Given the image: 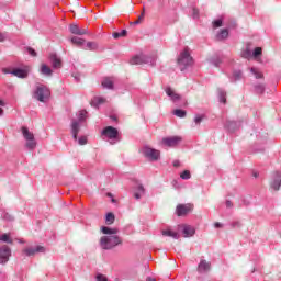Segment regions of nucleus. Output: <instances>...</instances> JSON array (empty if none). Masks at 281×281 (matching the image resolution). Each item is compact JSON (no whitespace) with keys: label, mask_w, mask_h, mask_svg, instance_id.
I'll return each instance as SVG.
<instances>
[{"label":"nucleus","mask_w":281,"mask_h":281,"mask_svg":"<svg viewBox=\"0 0 281 281\" xmlns=\"http://www.w3.org/2000/svg\"><path fill=\"white\" fill-rule=\"evenodd\" d=\"M20 243H25L23 239H20Z\"/></svg>","instance_id":"680f3d73"},{"label":"nucleus","mask_w":281,"mask_h":281,"mask_svg":"<svg viewBox=\"0 0 281 281\" xmlns=\"http://www.w3.org/2000/svg\"><path fill=\"white\" fill-rule=\"evenodd\" d=\"M173 115H176L177 117H186L187 112L186 110L177 109L173 111Z\"/></svg>","instance_id":"f704fd0d"},{"label":"nucleus","mask_w":281,"mask_h":281,"mask_svg":"<svg viewBox=\"0 0 281 281\" xmlns=\"http://www.w3.org/2000/svg\"><path fill=\"white\" fill-rule=\"evenodd\" d=\"M261 55H262V48L256 47L254 53H252V57L258 58V56H261Z\"/></svg>","instance_id":"58836bf2"},{"label":"nucleus","mask_w":281,"mask_h":281,"mask_svg":"<svg viewBox=\"0 0 281 281\" xmlns=\"http://www.w3.org/2000/svg\"><path fill=\"white\" fill-rule=\"evenodd\" d=\"M2 74H11L16 78H27V70L21 68H15L13 70H11L10 68H2Z\"/></svg>","instance_id":"9d476101"},{"label":"nucleus","mask_w":281,"mask_h":281,"mask_svg":"<svg viewBox=\"0 0 281 281\" xmlns=\"http://www.w3.org/2000/svg\"><path fill=\"white\" fill-rule=\"evenodd\" d=\"M82 49H89L90 52H95L98 49V43L95 42H88L86 45L82 46Z\"/></svg>","instance_id":"393cba45"},{"label":"nucleus","mask_w":281,"mask_h":281,"mask_svg":"<svg viewBox=\"0 0 281 281\" xmlns=\"http://www.w3.org/2000/svg\"><path fill=\"white\" fill-rule=\"evenodd\" d=\"M179 166H181V162L179 160H175L173 161V167L179 168Z\"/></svg>","instance_id":"de8ad7c7"},{"label":"nucleus","mask_w":281,"mask_h":281,"mask_svg":"<svg viewBox=\"0 0 281 281\" xmlns=\"http://www.w3.org/2000/svg\"><path fill=\"white\" fill-rule=\"evenodd\" d=\"M212 269V263L205 259H202L198 266L199 273H207Z\"/></svg>","instance_id":"4468645a"},{"label":"nucleus","mask_w":281,"mask_h":281,"mask_svg":"<svg viewBox=\"0 0 281 281\" xmlns=\"http://www.w3.org/2000/svg\"><path fill=\"white\" fill-rule=\"evenodd\" d=\"M112 203H115V199H112Z\"/></svg>","instance_id":"052dcab7"},{"label":"nucleus","mask_w":281,"mask_h":281,"mask_svg":"<svg viewBox=\"0 0 281 281\" xmlns=\"http://www.w3.org/2000/svg\"><path fill=\"white\" fill-rule=\"evenodd\" d=\"M226 207H232V201L229 200L226 201Z\"/></svg>","instance_id":"3c124183"},{"label":"nucleus","mask_w":281,"mask_h":281,"mask_svg":"<svg viewBox=\"0 0 281 281\" xmlns=\"http://www.w3.org/2000/svg\"><path fill=\"white\" fill-rule=\"evenodd\" d=\"M190 210H192V205L179 204L176 209V212H177L178 216H186V214H188V212H190Z\"/></svg>","instance_id":"2eb2a0df"},{"label":"nucleus","mask_w":281,"mask_h":281,"mask_svg":"<svg viewBox=\"0 0 281 281\" xmlns=\"http://www.w3.org/2000/svg\"><path fill=\"white\" fill-rule=\"evenodd\" d=\"M214 227L218 228V227H223V225L220 222H217L214 224Z\"/></svg>","instance_id":"603ef678"},{"label":"nucleus","mask_w":281,"mask_h":281,"mask_svg":"<svg viewBox=\"0 0 281 281\" xmlns=\"http://www.w3.org/2000/svg\"><path fill=\"white\" fill-rule=\"evenodd\" d=\"M5 41V35L3 33H0V42Z\"/></svg>","instance_id":"8fccbe9b"},{"label":"nucleus","mask_w":281,"mask_h":281,"mask_svg":"<svg viewBox=\"0 0 281 281\" xmlns=\"http://www.w3.org/2000/svg\"><path fill=\"white\" fill-rule=\"evenodd\" d=\"M241 78H243V71H240V70H235V71L233 72V76L231 77V81H232V82H236V81L240 80Z\"/></svg>","instance_id":"cd10ccee"},{"label":"nucleus","mask_w":281,"mask_h":281,"mask_svg":"<svg viewBox=\"0 0 281 281\" xmlns=\"http://www.w3.org/2000/svg\"><path fill=\"white\" fill-rule=\"evenodd\" d=\"M217 93H218L220 102H222V104H225L227 102V92H225V90L223 89H218Z\"/></svg>","instance_id":"bb28decb"},{"label":"nucleus","mask_w":281,"mask_h":281,"mask_svg":"<svg viewBox=\"0 0 281 281\" xmlns=\"http://www.w3.org/2000/svg\"><path fill=\"white\" fill-rule=\"evenodd\" d=\"M100 104H104V99L102 97H94L91 105L92 106H100Z\"/></svg>","instance_id":"c756f323"},{"label":"nucleus","mask_w":281,"mask_h":281,"mask_svg":"<svg viewBox=\"0 0 281 281\" xmlns=\"http://www.w3.org/2000/svg\"><path fill=\"white\" fill-rule=\"evenodd\" d=\"M45 252V247L43 246H35V247H27L23 249V254L25 256H36V254Z\"/></svg>","instance_id":"f8f14e48"},{"label":"nucleus","mask_w":281,"mask_h":281,"mask_svg":"<svg viewBox=\"0 0 281 281\" xmlns=\"http://www.w3.org/2000/svg\"><path fill=\"white\" fill-rule=\"evenodd\" d=\"M0 106H5V102H3V100H0Z\"/></svg>","instance_id":"6e6d98bb"},{"label":"nucleus","mask_w":281,"mask_h":281,"mask_svg":"<svg viewBox=\"0 0 281 281\" xmlns=\"http://www.w3.org/2000/svg\"><path fill=\"white\" fill-rule=\"evenodd\" d=\"M140 21L139 20H136L133 22V25H139Z\"/></svg>","instance_id":"5fc2aeb1"},{"label":"nucleus","mask_w":281,"mask_h":281,"mask_svg":"<svg viewBox=\"0 0 281 281\" xmlns=\"http://www.w3.org/2000/svg\"><path fill=\"white\" fill-rule=\"evenodd\" d=\"M258 172H254V178L257 179Z\"/></svg>","instance_id":"4d7b16f0"},{"label":"nucleus","mask_w":281,"mask_h":281,"mask_svg":"<svg viewBox=\"0 0 281 281\" xmlns=\"http://www.w3.org/2000/svg\"><path fill=\"white\" fill-rule=\"evenodd\" d=\"M182 234L184 238H190L192 237L196 231H194V227L190 226V225H183L182 226Z\"/></svg>","instance_id":"aec40b11"},{"label":"nucleus","mask_w":281,"mask_h":281,"mask_svg":"<svg viewBox=\"0 0 281 281\" xmlns=\"http://www.w3.org/2000/svg\"><path fill=\"white\" fill-rule=\"evenodd\" d=\"M256 93H265V86L263 85H257L255 86Z\"/></svg>","instance_id":"ea45409f"},{"label":"nucleus","mask_w":281,"mask_h":281,"mask_svg":"<svg viewBox=\"0 0 281 281\" xmlns=\"http://www.w3.org/2000/svg\"><path fill=\"white\" fill-rule=\"evenodd\" d=\"M103 89H113V79L111 77H106L102 80Z\"/></svg>","instance_id":"5701e85b"},{"label":"nucleus","mask_w":281,"mask_h":281,"mask_svg":"<svg viewBox=\"0 0 281 281\" xmlns=\"http://www.w3.org/2000/svg\"><path fill=\"white\" fill-rule=\"evenodd\" d=\"M221 25H223V20H215L213 22V27H221Z\"/></svg>","instance_id":"a18cd8bd"},{"label":"nucleus","mask_w":281,"mask_h":281,"mask_svg":"<svg viewBox=\"0 0 281 281\" xmlns=\"http://www.w3.org/2000/svg\"><path fill=\"white\" fill-rule=\"evenodd\" d=\"M144 194H146V189H144V186L137 184L136 188L134 189V198L137 201H139V199L144 196Z\"/></svg>","instance_id":"6ab92c4d"},{"label":"nucleus","mask_w":281,"mask_h":281,"mask_svg":"<svg viewBox=\"0 0 281 281\" xmlns=\"http://www.w3.org/2000/svg\"><path fill=\"white\" fill-rule=\"evenodd\" d=\"M110 144H115V142L113 143V142H110Z\"/></svg>","instance_id":"e2e57ef3"},{"label":"nucleus","mask_w":281,"mask_h":281,"mask_svg":"<svg viewBox=\"0 0 281 281\" xmlns=\"http://www.w3.org/2000/svg\"><path fill=\"white\" fill-rule=\"evenodd\" d=\"M251 74H254L255 78L260 79L263 78L262 72L258 71L256 68L250 69Z\"/></svg>","instance_id":"4c0bfd02"},{"label":"nucleus","mask_w":281,"mask_h":281,"mask_svg":"<svg viewBox=\"0 0 281 281\" xmlns=\"http://www.w3.org/2000/svg\"><path fill=\"white\" fill-rule=\"evenodd\" d=\"M22 135L26 142L25 147L29 150H34V148H36V138H34V133L30 132L27 127L23 126Z\"/></svg>","instance_id":"423d86ee"},{"label":"nucleus","mask_w":281,"mask_h":281,"mask_svg":"<svg viewBox=\"0 0 281 281\" xmlns=\"http://www.w3.org/2000/svg\"><path fill=\"white\" fill-rule=\"evenodd\" d=\"M50 95L52 92L49 91V88L43 85L37 86L34 92V98L35 100H38V102H45V100H49Z\"/></svg>","instance_id":"39448f33"},{"label":"nucleus","mask_w":281,"mask_h":281,"mask_svg":"<svg viewBox=\"0 0 281 281\" xmlns=\"http://www.w3.org/2000/svg\"><path fill=\"white\" fill-rule=\"evenodd\" d=\"M105 223L106 225H113V223H115V215L113 213H108L105 215Z\"/></svg>","instance_id":"7c9ffc66"},{"label":"nucleus","mask_w":281,"mask_h":281,"mask_svg":"<svg viewBox=\"0 0 281 281\" xmlns=\"http://www.w3.org/2000/svg\"><path fill=\"white\" fill-rule=\"evenodd\" d=\"M165 92L167 93L168 98H170L172 102H179V100H181V95L175 92V90H172V88L170 87L166 88Z\"/></svg>","instance_id":"f3484780"},{"label":"nucleus","mask_w":281,"mask_h":281,"mask_svg":"<svg viewBox=\"0 0 281 281\" xmlns=\"http://www.w3.org/2000/svg\"><path fill=\"white\" fill-rule=\"evenodd\" d=\"M71 43L78 47H85V38L82 37L74 36L71 38Z\"/></svg>","instance_id":"a878e982"},{"label":"nucleus","mask_w":281,"mask_h":281,"mask_svg":"<svg viewBox=\"0 0 281 281\" xmlns=\"http://www.w3.org/2000/svg\"><path fill=\"white\" fill-rule=\"evenodd\" d=\"M10 256H12V250L8 247V245H3L0 248V265H5L8 260H10Z\"/></svg>","instance_id":"1a4fd4ad"},{"label":"nucleus","mask_w":281,"mask_h":281,"mask_svg":"<svg viewBox=\"0 0 281 281\" xmlns=\"http://www.w3.org/2000/svg\"><path fill=\"white\" fill-rule=\"evenodd\" d=\"M162 236H167L169 238H175V240H179V233L170 229V228H166L161 231Z\"/></svg>","instance_id":"412c9836"},{"label":"nucleus","mask_w":281,"mask_h":281,"mask_svg":"<svg viewBox=\"0 0 281 281\" xmlns=\"http://www.w3.org/2000/svg\"><path fill=\"white\" fill-rule=\"evenodd\" d=\"M0 115H3V109L0 108Z\"/></svg>","instance_id":"13d9d810"},{"label":"nucleus","mask_w":281,"mask_h":281,"mask_svg":"<svg viewBox=\"0 0 281 281\" xmlns=\"http://www.w3.org/2000/svg\"><path fill=\"white\" fill-rule=\"evenodd\" d=\"M101 135L108 139H115L116 142H120V132L113 126H106L103 128Z\"/></svg>","instance_id":"6e6552de"},{"label":"nucleus","mask_w":281,"mask_h":281,"mask_svg":"<svg viewBox=\"0 0 281 281\" xmlns=\"http://www.w3.org/2000/svg\"><path fill=\"white\" fill-rule=\"evenodd\" d=\"M180 178H182L184 181H188V179L192 178V175L190 173V170H184L180 173Z\"/></svg>","instance_id":"c9c22d12"},{"label":"nucleus","mask_w":281,"mask_h":281,"mask_svg":"<svg viewBox=\"0 0 281 281\" xmlns=\"http://www.w3.org/2000/svg\"><path fill=\"white\" fill-rule=\"evenodd\" d=\"M280 186H281V172L280 171H276L272 176V180L270 182V188H272V190H280Z\"/></svg>","instance_id":"ddd939ff"},{"label":"nucleus","mask_w":281,"mask_h":281,"mask_svg":"<svg viewBox=\"0 0 281 281\" xmlns=\"http://www.w3.org/2000/svg\"><path fill=\"white\" fill-rule=\"evenodd\" d=\"M193 19H199V10L193 9Z\"/></svg>","instance_id":"49530a36"},{"label":"nucleus","mask_w":281,"mask_h":281,"mask_svg":"<svg viewBox=\"0 0 281 281\" xmlns=\"http://www.w3.org/2000/svg\"><path fill=\"white\" fill-rule=\"evenodd\" d=\"M40 71L43 76H52V74H54L52 68H49V66L46 64H42Z\"/></svg>","instance_id":"4be33fe9"},{"label":"nucleus","mask_w":281,"mask_h":281,"mask_svg":"<svg viewBox=\"0 0 281 281\" xmlns=\"http://www.w3.org/2000/svg\"><path fill=\"white\" fill-rule=\"evenodd\" d=\"M2 218H4V221H14L12 215H10L9 213H3L2 214Z\"/></svg>","instance_id":"c03bdc74"},{"label":"nucleus","mask_w":281,"mask_h":281,"mask_svg":"<svg viewBox=\"0 0 281 281\" xmlns=\"http://www.w3.org/2000/svg\"><path fill=\"white\" fill-rule=\"evenodd\" d=\"M69 30L71 34H76L77 36H85V34H87V29H80L77 24H71Z\"/></svg>","instance_id":"a211bd4d"},{"label":"nucleus","mask_w":281,"mask_h":281,"mask_svg":"<svg viewBox=\"0 0 281 281\" xmlns=\"http://www.w3.org/2000/svg\"><path fill=\"white\" fill-rule=\"evenodd\" d=\"M238 126H240V123H238L236 121H228L226 123V128H228V131H231V133H234V131H236V128H238Z\"/></svg>","instance_id":"b1692460"},{"label":"nucleus","mask_w":281,"mask_h":281,"mask_svg":"<svg viewBox=\"0 0 281 281\" xmlns=\"http://www.w3.org/2000/svg\"><path fill=\"white\" fill-rule=\"evenodd\" d=\"M108 196H113V194H111V193H108Z\"/></svg>","instance_id":"bf43d9fd"},{"label":"nucleus","mask_w":281,"mask_h":281,"mask_svg":"<svg viewBox=\"0 0 281 281\" xmlns=\"http://www.w3.org/2000/svg\"><path fill=\"white\" fill-rule=\"evenodd\" d=\"M130 63L132 65H150L151 67H155L157 55H136L131 58Z\"/></svg>","instance_id":"f03ea898"},{"label":"nucleus","mask_w":281,"mask_h":281,"mask_svg":"<svg viewBox=\"0 0 281 281\" xmlns=\"http://www.w3.org/2000/svg\"><path fill=\"white\" fill-rule=\"evenodd\" d=\"M211 63H212V65H214V67H218L221 65V58H218V57L212 58Z\"/></svg>","instance_id":"a19ab883"},{"label":"nucleus","mask_w":281,"mask_h":281,"mask_svg":"<svg viewBox=\"0 0 281 281\" xmlns=\"http://www.w3.org/2000/svg\"><path fill=\"white\" fill-rule=\"evenodd\" d=\"M87 120V112L86 110H80L78 113V121H71V135L75 140H78V133H80V123Z\"/></svg>","instance_id":"7ed1b4c3"},{"label":"nucleus","mask_w":281,"mask_h":281,"mask_svg":"<svg viewBox=\"0 0 281 281\" xmlns=\"http://www.w3.org/2000/svg\"><path fill=\"white\" fill-rule=\"evenodd\" d=\"M243 58H247L249 60V58H254V53H251V50L249 48H246L243 53H241Z\"/></svg>","instance_id":"473e14b6"},{"label":"nucleus","mask_w":281,"mask_h":281,"mask_svg":"<svg viewBox=\"0 0 281 281\" xmlns=\"http://www.w3.org/2000/svg\"><path fill=\"white\" fill-rule=\"evenodd\" d=\"M102 234L106 236L101 237L100 245L103 249L109 250L122 245V238L117 236V228H110L109 226L101 227Z\"/></svg>","instance_id":"f257e3e1"},{"label":"nucleus","mask_w":281,"mask_h":281,"mask_svg":"<svg viewBox=\"0 0 281 281\" xmlns=\"http://www.w3.org/2000/svg\"><path fill=\"white\" fill-rule=\"evenodd\" d=\"M144 16H145V13H144V11L142 12V14L138 16V21H144Z\"/></svg>","instance_id":"09e8293b"},{"label":"nucleus","mask_w":281,"mask_h":281,"mask_svg":"<svg viewBox=\"0 0 281 281\" xmlns=\"http://www.w3.org/2000/svg\"><path fill=\"white\" fill-rule=\"evenodd\" d=\"M142 154L148 161H158L159 157H161V153L155 148L145 146L142 148Z\"/></svg>","instance_id":"0eeeda50"},{"label":"nucleus","mask_w":281,"mask_h":281,"mask_svg":"<svg viewBox=\"0 0 281 281\" xmlns=\"http://www.w3.org/2000/svg\"><path fill=\"white\" fill-rule=\"evenodd\" d=\"M178 65L183 71L187 67H190L192 65V56L190 55V48H184L183 52L180 53L178 57Z\"/></svg>","instance_id":"20e7f679"},{"label":"nucleus","mask_w":281,"mask_h":281,"mask_svg":"<svg viewBox=\"0 0 281 281\" xmlns=\"http://www.w3.org/2000/svg\"><path fill=\"white\" fill-rule=\"evenodd\" d=\"M26 52H27V54H30V56L36 57V50H34V48L27 47Z\"/></svg>","instance_id":"37998d69"},{"label":"nucleus","mask_w":281,"mask_h":281,"mask_svg":"<svg viewBox=\"0 0 281 281\" xmlns=\"http://www.w3.org/2000/svg\"><path fill=\"white\" fill-rule=\"evenodd\" d=\"M127 31L126 30H122L121 32H114L112 34L113 38H122L124 36H126Z\"/></svg>","instance_id":"2f4dec72"},{"label":"nucleus","mask_w":281,"mask_h":281,"mask_svg":"<svg viewBox=\"0 0 281 281\" xmlns=\"http://www.w3.org/2000/svg\"><path fill=\"white\" fill-rule=\"evenodd\" d=\"M203 120H205V115H203V114H196V115L194 116L193 122H194V124H196V126H199V124H201V122H203Z\"/></svg>","instance_id":"72a5a7b5"},{"label":"nucleus","mask_w":281,"mask_h":281,"mask_svg":"<svg viewBox=\"0 0 281 281\" xmlns=\"http://www.w3.org/2000/svg\"><path fill=\"white\" fill-rule=\"evenodd\" d=\"M0 240H2V243H8L9 245H12V239L10 238L9 234L1 235Z\"/></svg>","instance_id":"e433bc0d"},{"label":"nucleus","mask_w":281,"mask_h":281,"mask_svg":"<svg viewBox=\"0 0 281 281\" xmlns=\"http://www.w3.org/2000/svg\"><path fill=\"white\" fill-rule=\"evenodd\" d=\"M146 281H157V280L155 278H153V277H147Z\"/></svg>","instance_id":"864d4df0"},{"label":"nucleus","mask_w":281,"mask_h":281,"mask_svg":"<svg viewBox=\"0 0 281 281\" xmlns=\"http://www.w3.org/2000/svg\"><path fill=\"white\" fill-rule=\"evenodd\" d=\"M49 60L53 65V69H60V67H63V60H60V57H58V55L50 54Z\"/></svg>","instance_id":"dca6fc26"},{"label":"nucleus","mask_w":281,"mask_h":281,"mask_svg":"<svg viewBox=\"0 0 281 281\" xmlns=\"http://www.w3.org/2000/svg\"><path fill=\"white\" fill-rule=\"evenodd\" d=\"M181 142V137L179 136H171L165 137L161 140L162 146H167V148H175Z\"/></svg>","instance_id":"9b49d317"},{"label":"nucleus","mask_w":281,"mask_h":281,"mask_svg":"<svg viewBox=\"0 0 281 281\" xmlns=\"http://www.w3.org/2000/svg\"><path fill=\"white\" fill-rule=\"evenodd\" d=\"M78 144H79L80 146H85V144H87V136H81V137H79Z\"/></svg>","instance_id":"79ce46f5"},{"label":"nucleus","mask_w":281,"mask_h":281,"mask_svg":"<svg viewBox=\"0 0 281 281\" xmlns=\"http://www.w3.org/2000/svg\"><path fill=\"white\" fill-rule=\"evenodd\" d=\"M228 36L229 31H227V29H224L217 34V41H225V38H227Z\"/></svg>","instance_id":"c85d7f7f"}]
</instances>
